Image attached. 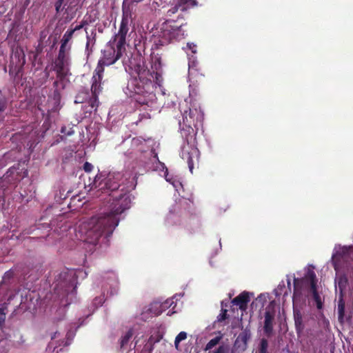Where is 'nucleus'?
<instances>
[{"mask_svg": "<svg viewBox=\"0 0 353 353\" xmlns=\"http://www.w3.org/2000/svg\"><path fill=\"white\" fill-rule=\"evenodd\" d=\"M93 186L102 194L110 196L121 188V193L112 199L108 211L93 216L87 225L86 235L91 238L90 243H97L99 238L104 235L110 237L119 222V216L130 208L132 198L124 184V176L119 172L105 171L98 173L94 177Z\"/></svg>", "mask_w": 353, "mask_h": 353, "instance_id": "1", "label": "nucleus"}, {"mask_svg": "<svg viewBox=\"0 0 353 353\" xmlns=\"http://www.w3.org/2000/svg\"><path fill=\"white\" fill-rule=\"evenodd\" d=\"M125 70L131 76L127 85L128 94L139 104L148 105L155 98L157 85H163L162 74L149 69L141 56L130 59Z\"/></svg>", "mask_w": 353, "mask_h": 353, "instance_id": "2", "label": "nucleus"}, {"mask_svg": "<svg viewBox=\"0 0 353 353\" xmlns=\"http://www.w3.org/2000/svg\"><path fill=\"white\" fill-rule=\"evenodd\" d=\"M130 18V12L123 10L119 31L101 50L102 55L97 65L104 68L105 65L108 66L115 63L121 58L126 50V36L129 30Z\"/></svg>", "mask_w": 353, "mask_h": 353, "instance_id": "3", "label": "nucleus"}, {"mask_svg": "<svg viewBox=\"0 0 353 353\" xmlns=\"http://www.w3.org/2000/svg\"><path fill=\"white\" fill-rule=\"evenodd\" d=\"M77 280L75 273L72 270H65L59 274L54 288L55 296L59 298L57 304L54 306L66 307L72 302V299L76 295Z\"/></svg>", "mask_w": 353, "mask_h": 353, "instance_id": "4", "label": "nucleus"}, {"mask_svg": "<svg viewBox=\"0 0 353 353\" xmlns=\"http://www.w3.org/2000/svg\"><path fill=\"white\" fill-rule=\"evenodd\" d=\"M288 296L285 285L281 281L272 294L261 293L257 297L252 299L250 309H282L285 307V301L281 305V300Z\"/></svg>", "mask_w": 353, "mask_h": 353, "instance_id": "5", "label": "nucleus"}, {"mask_svg": "<svg viewBox=\"0 0 353 353\" xmlns=\"http://www.w3.org/2000/svg\"><path fill=\"white\" fill-rule=\"evenodd\" d=\"M234 291L232 290L228 294V297L222 300L221 309L230 307V309H248V303L254 298V293L244 290L236 296H234Z\"/></svg>", "mask_w": 353, "mask_h": 353, "instance_id": "6", "label": "nucleus"}, {"mask_svg": "<svg viewBox=\"0 0 353 353\" xmlns=\"http://www.w3.org/2000/svg\"><path fill=\"white\" fill-rule=\"evenodd\" d=\"M172 22L166 21L162 23L159 29H157L156 32L152 34V50H158L161 47L166 46L172 42Z\"/></svg>", "mask_w": 353, "mask_h": 353, "instance_id": "7", "label": "nucleus"}, {"mask_svg": "<svg viewBox=\"0 0 353 353\" xmlns=\"http://www.w3.org/2000/svg\"><path fill=\"white\" fill-rule=\"evenodd\" d=\"M307 273L301 279H294V292L292 296L293 309L301 307L306 301L307 290L308 288Z\"/></svg>", "mask_w": 353, "mask_h": 353, "instance_id": "8", "label": "nucleus"}, {"mask_svg": "<svg viewBox=\"0 0 353 353\" xmlns=\"http://www.w3.org/2000/svg\"><path fill=\"white\" fill-rule=\"evenodd\" d=\"M307 279H309L307 290L308 302L312 306L316 305V309H322L324 298L321 296L317 290V279L313 270H309L307 271Z\"/></svg>", "mask_w": 353, "mask_h": 353, "instance_id": "9", "label": "nucleus"}, {"mask_svg": "<svg viewBox=\"0 0 353 353\" xmlns=\"http://www.w3.org/2000/svg\"><path fill=\"white\" fill-rule=\"evenodd\" d=\"M103 73L104 68H102L101 65H97L92 77V99H90V105L92 108L97 107L99 104L98 96L103 90L102 79Z\"/></svg>", "mask_w": 353, "mask_h": 353, "instance_id": "10", "label": "nucleus"}, {"mask_svg": "<svg viewBox=\"0 0 353 353\" xmlns=\"http://www.w3.org/2000/svg\"><path fill=\"white\" fill-rule=\"evenodd\" d=\"M204 119V114L200 108L192 107L188 110H185L183 114V123L188 128L189 133L194 132L192 125L196 128L201 124Z\"/></svg>", "mask_w": 353, "mask_h": 353, "instance_id": "11", "label": "nucleus"}, {"mask_svg": "<svg viewBox=\"0 0 353 353\" xmlns=\"http://www.w3.org/2000/svg\"><path fill=\"white\" fill-rule=\"evenodd\" d=\"M182 296L181 294H176L166 300H164L162 297L157 298L150 303L149 309H175L178 305L179 298Z\"/></svg>", "mask_w": 353, "mask_h": 353, "instance_id": "12", "label": "nucleus"}, {"mask_svg": "<svg viewBox=\"0 0 353 353\" xmlns=\"http://www.w3.org/2000/svg\"><path fill=\"white\" fill-rule=\"evenodd\" d=\"M68 62L55 59L53 70L56 72L57 78L60 81H63L68 74Z\"/></svg>", "mask_w": 353, "mask_h": 353, "instance_id": "13", "label": "nucleus"}, {"mask_svg": "<svg viewBox=\"0 0 353 353\" xmlns=\"http://www.w3.org/2000/svg\"><path fill=\"white\" fill-rule=\"evenodd\" d=\"M187 35L183 26H175L172 25V38L173 41H179Z\"/></svg>", "mask_w": 353, "mask_h": 353, "instance_id": "14", "label": "nucleus"}, {"mask_svg": "<svg viewBox=\"0 0 353 353\" xmlns=\"http://www.w3.org/2000/svg\"><path fill=\"white\" fill-rule=\"evenodd\" d=\"M274 310H268L265 312L264 330L266 333L270 334L272 330V320L274 316Z\"/></svg>", "mask_w": 353, "mask_h": 353, "instance_id": "15", "label": "nucleus"}, {"mask_svg": "<svg viewBox=\"0 0 353 353\" xmlns=\"http://www.w3.org/2000/svg\"><path fill=\"white\" fill-rule=\"evenodd\" d=\"M176 1L178 6L181 8L182 12L197 6L196 0H176Z\"/></svg>", "mask_w": 353, "mask_h": 353, "instance_id": "16", "label": "nucleus"}, {"mask_svg": "<svg viewBox=\"0 0 353 353\" xmlns=\"http://www.w3.org/2000/svg\"><path fill=\"white\" fill-rule=\"evenodd\" d=\"M90 97V93L88 89H82L79 90L75 97V103H82L85 102Z\"/></svg>", "mask_w": 353, "mask_h": 353, "instance_id": "17", "label": "nucleus"}, {"mask_svg": "<svg viewBox=\"0 0 353 353\" xmlns=\"http://www.w3.org/2000/svg\"><path fill=\"white\" fill-rule=\"evenodd\" d=\"M145 143V139L141 137H136L132 139L131 145L133 149H135L139 152H143L144 150L143 145H144Z\"/></svg>", "mask_w": 353, "mask_h": 353, "instance_id": "18", "label": "nucleus"}, {"mask_svg": "<svg viewBox=\"0 0 353 353\" xmlns=\"http://www.w3.org/2000/svg\"><path fill=\"white\" fill-rule=\"evenodd\" d=\"M13 276L14 272L12 270L7 271L3 276L0 285L3 286L4 285H8L10 283V281L13 279Z\"/></svg>", "mask_w": 353, "mask_h": 353, "instance_id": "19", "label": "nucleus"}, {"mask_svg": "<svg viewBox=\"0 0 353 353\" xmlns=\"http://www.w3.org/2000/svg\"><path fill=\"white\" fill-rule=\"evenodd\" d=\"M105 299L104 294L95 297L92 301V305L95 309L103 306L105 303Z\"/></svg>", "mask_w": 353, "mask_h": 353, "instance_id": "20", "label": "nucleus"}, {"mask_svg": "<svg viewBox=\"0 0 353 353\" xmlns=\"http://www.w3.org/2000/svg\"><path fill=\"white\" fill-rule=\"evenodd\" d=\"M294 316L296 328L300 330L301 329H302V315L301 314V311H294Z\"/></svg>", "mask_w": 353, "mask_h": 353, "instance_id": "21", "label": "nucleus"}, {"mask_svg": "<svg viewBox=\"0 0 353 353\" xmlns=\"http://www.w3.org/2000/svg\"><path fill=\"white\" fill-rule=\"evenodd\" d=\"M187 333L185 332H181L175 338L174 340V346L176 349H179V343L182 341H184L187 339Z\"/></svg>", "mask_w": 353, "mask_h": 353, "instance_id": "22", "label": "nucleus"}, {"mask_svg": "<svg viewBox=\"0 0 353 353\" xmlns=\"http://www.w3.org/2000/svg\"><path fill=\"white\" fill-rule=\"evenodd\" d=\"M14 56L18 57L19 61H21V59H22V61L20 64V68H22L26 63V56L23 50L21 48L19 50L17 49L14 52Z\"/></svg>", "mask_w": 353, "mask_h": 353, "instance_id": "23", "label": "nucleus"}, {"mask_svg": "<svg viewBox=\"0 0 353 353\" xmlns=\"http://www.w3.org/2000/svg\"><path fill=\"white\" fill-rule=\"evenodd\" d=\"M132 336V331L128 330L121 339V347H124Z\"/></svg>", "mask_w": 353, "mask_h": 353, "instance_id": "24", "label": "nucleus"}, {"mask_svg": "<svg viewBox=\"0 0 353 353\" xmlns=\"http://www.w3.org/2000/svg\"><path fill=\"white\" fill-rule=\"evenodd\" d=\"M179 10L181 11V8L178 6V2L176 1L174 5L172 6L167 12V16L172 17Z\"/></svg>", "mask_w": 353, "mask_h": 353, "instance_id": "25", "label": "nucleus"}, {"mask_svg": "<svg viewBox=\"0 0 353 353\" xmlns=\"http://www.w3.org/2000/svg\"><path fill=\"white\" fill-rule=\"evenodd\" d=\"M7 108V100L6 98L0 99V119H3V112Z\"/></svg>", "mask_w": 353, "mask_h": 353, "instance_id": "26", "label": "nucleus"}, {"mask_svg": "<svg viewBox=\"0 0 353 353\" xmlns=\"http://www.w3.org/2000/svg\"><path fill=\"white\" fill-rule=\"evenodd\" d=\"M221 336H216L212 339H211L208 343V344L206 345V347H205V350H210L212 349L213 347H214L216 345L218 344V343L219 342L220 339H221Z\"/></svg>", "mask_w": 353, "mask_h": 353, "instance_id": "27", "label": "nucleus"}, {"mask_svg": "<svg viewBox=\"0 0 353 353\" xmlns=\"http://www.w3.org/2000/svg\"><path fill=\"white\" fill-rule=\"evenodd\" d=\"M73 34H74V30H72V29L68 30L63 34L61 41L69 43V41L71 40V39L73 36Z\"/></svg>", "mask_w": 353, "mask_h": 353, "instance_id": "28", "label": "nucleus"}, {"mask_svg": "<svg viewBox=\"0 0 353 353\" xmlns=\"http://www.w3.org/2000/svg\"><path fill=\"white\" fill-rule=\"evenodd\" d=\"M68 52H63L62 50L59 51L58 57L56 59L57 60L59 61H68Z\"/></svg>", "mask_w": 353, "mask_h": 353, "instance_id": "29", "label": "nucleus"}, {"mask_svg": "<svg viewBox=\"0 0 353 353\" xmlns=\"http://www.w3.org/2000/svg\"><path fill=\"white\" fill-rule=\"evenodd\" d=\"M61 46L59 50H62L63 52H68L70 50L71 46L68 45V43L65 42L63 41H61Z\"/></svg>", "mask_w": 353, "mask_h": 353, "instance_id": "30", "label": "nucleus"}, {"mask_svg": "<svg viewBox=\"0 0 353 353\" xmlns=\"http://www.w3.org/2000/svg\"><path fill=\"white\" fill-rule=\"evenodd\" d=\"M267 348H268V341L265 339H263L261 343V352L266 353Z\"/></svg>", "mask_w": 353, "mask_h": 353, "instance_id": "31", "label": "nucleus"}, {"mask_svg": "<svg viewBox=\"0 0 353 353\" xmlns=\"http://www.w3.org/2000/svg\"><path fill=\"white\" fill-rule=\"evenodd\" d=\"M87 21L83 20L79 25L76 26L72 30H74V32L77 30H79L81 28H83L85 25H88Z\"/></svg>", "mask_w": 353, "mask_h": 353, "instance_id": "32", "label": "nucleus"}, {"mask_svg": "<svg viewBox=\"0 0 353 353\" xmlns=\"http://www.w3.org/2000/svg\"><path fill=\"white\" fill-rule=\"evenodd\" d=\"M92 168H93V165L89 162H85L83 164V170L85 172H90L92 171Z\"/></svg>", "mask_w": 353, "mask_h": 353, "instance_id": "33", "label": "nucleus"}, {"mask_svg": "<svg viewBox=\"0 0 353 353\" xmlns=\"http://www.w3.org/2000/svg\"><path fill=\"white\" fill-rule=\"evenodd\" d=\"M338 309H345V301L343 299L341 294L339 296L338 301Z\"/></svg>", "mask_w": 353, "mask_h": 353, "instance_id": "34", "label": "nucleus"}, {"mask_svg": "<svg viewBox=\"0 0 353 353\" xmlns=\"http://www.w3.org/2000/svg\"><path fill=\"white\" fill-rule=\"evenodd\" d=\"M93 34H94V37H92V39H91L89 35H87V42H86V49L87 50H88V47H89L90 43L91 41H93V44L95 43V41H96V39H95L96 33H93Z\"/></svg>", "mask_w": 353, "mask_h": 353, "instance_id": "35", "label": "nucleus"}, {"mask_svg": "<svg viewBox=\"0 0 353 353\" xmlns=\"http://www.w3.org/2000/svg\"><path fill=\"white\" fill-rule=\"evenodd\" d=\"M188 167L191 172H192V170L194 168V163L192 158L189 157L188 160Z\"/></svg>", "mask_w": 353, "mask_h": 353, "instance_id": "36", "label": "nucleus"}, {"mask_svg": "<svg viewBox=\"0 0 353 353\" xmlns=\"http://www.w3.org/2000/svg\"><path fill=\"white\" fill-rule=\"evenodd\" d=\"M61 132L66 135H68V136L73 134V131H72V130L68 131V130L66 129V127H62Z\"/></svg>", "mask_w": 353, "mask_h": 353, "instance_id": "37", "label": "nucleus"}, {"mask_svg": "<svg viewBox=\"0 0 353 353\" xmlns=\"http://www.w3.org/2000/svg\"><path fill=\"white\" fill-rule=\"evenodd\" d=\"M64 0H58L55 3V8L57 12H59V8H61Z\"/></svg>", "mask_w": 353, "mask_h": 353, "instance_id": "38", "label": "nucleus"}, {"mask_svg": "<svg viewBox=\"0 0 353 353\" xmlns=\"http://www.w3.org/2000/svg\"><path fill=\"white\" fill-rule=\"evenodd\" d=\"M59 83H61L63 84V81H60L59 79H57V80H56L54 83H53V86L56 88L54 92H57V90L59 87Z\"/></svg>", "mask_w": 353, "mask_h": 353, "instance_id": "39", "label": "nucleus"}, {"mask_svg": "<svg viewBox=\"0 0 353 353\" xmlns=\"http://www.w3.org/2000/svg\"><path fill=\"white\" fill-rule=\"evenodd\" d=\"M6 319V314L3 310H0V325Z\"/></svg>", "mask_w": 353, "mask_h": 353, "instance_id": "40", "label": "nucleus"}, {"mask_svg": "<svg viewBox=\"0 0 353 353\" xmlns=\"http://www.w3.org/2000/svg\"><path fill=\"white\" fill-rule=\"evenodd\" d=\"M215 353H226V349L224 347H220Z\"/></svg>", "mask_w": 353, "mask_h": 353, "instance_id": "41", "label": "nucleus"}, {"mask_svg": "<svg viewBox=\"0 0 353 353\" xmlns=\"http://www.w3.org/2000/svg\"><path fill=\"white\" fill-rule=\"evenodd\" d=\"M227 312V310H224V312L222 313L221 314H220L219 316H218V321H222L225 319V312Z\"/></svg>", "mask_w": 353, "mask_h": 353, "instance_id": "42", "label": "nucleus"}, {"mask_svg": "<svg viewBox=\"0 0 353 353\" xmlns=\"http://www.w3.org/2000/svg\"><path fill=\"white\" fill-rule=\"evenodd\" d=\"M287 284H288V290L290 292L291 291V281L290 279H287Z\"/></svg>", "mask_w": 353, "mask_h": 353, "instance_id": "43", "label": "nucleus"}, {"mask_svg": "<svg viewBox=\"0 0 353 353\" xmlns=\"http://www.w3.org/2000/svg\"><path fill=\"white\" fill-rule=\"evenodd\" d=\"M343 312L344 310H339V319H341L343 316Z\"/></svg>", "mask_w": 353, "mask_h": 353, "instance_id": "44", "label": "nucleus"}, {"mask_svg": "<svg viewBox=\"0 0 353 353\" xmlns=\"http://www.w3.org/2000/svg\"><path fill=\"white\" fill-rule=\"evenodd\" d=\"M341 283H342V279H341L340 281L339 282V286L340 288H341Z\"/></svg>", "mask_w": 353, "mask_h": 353, "instance_id": "45", "label": "nucleus"}, {"mask_svg": "<svg viewBox=\"0 0 353 353\" xmlns=\"http://www.w3.org/2000/svg\"><path fill=\"white\" fill-rule=\"evenodd\" d=\"M165 179H166V181H170V179L167 177V174H165Z\"/></svg>", "mask_w": 353, "mask_h": 353, "instance_id": "46", "label": "nucleus"}]
</instances>
